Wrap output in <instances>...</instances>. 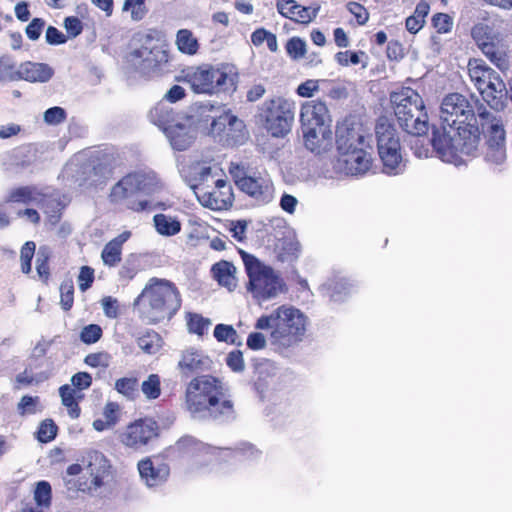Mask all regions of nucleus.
Returning a JSON list of instances; mask_svg holds the SVG:
<instances>
[{
	"label": "nucleus",
	"mask_w": 512,
	"mask_h": 512,
	"mask_svg": "<svg viewBox=\"0 0 512 512\" xmlns=\"http://www.w3.org/2000/svg\"><path fill=\"white\" fill-rule=\"evenodd\" d=\"M441 125L432 124L430 145L443 161L451 162L457 153L477 156L480 128L472 103L460 93L446 95L441 103Z\"/></svg>",
	"instance_id": "nucleus-1"
},
{
	"label": "nucleus",
	"mask_w": 512,
	"mask_h": 512,
	"mask_svg": "<svg viewBox=\"0 0 512 512\" xmlns=\"http://www.w3.org/2000/svg\"><path fill=\"white\" fill-rule=\"evenodd\" d=\"M228 392V388L217 377L197 376L190 381L186 388L187 410L195 420H212L218 423L232 422L236 419V412Z\"/></svg>",
	"instance_id": "nucleus-2"
},
{
	"label": "nucleus",
	"mask_w": 512,
	"mask_h": 512,
	"mask_svg": "<svg viewBox=\"0 0 512 512\" xmlns=\"http://www.w3.org/2000/svg\"><path fill=\"white\" fill-rule=\"evenodd\" d=\"M139 317L148 324L170 320L181 307L180 293L174 283L151 278L133 302Z\"/></svg>",
	"instance_id": "nucleus-3"
},
{
	"label": "nucleus",
	"mask_w": 512,
	"mask_h": 512,
	"mask_svg": "<svg viewBox=\"0 0 512 512\" xmlns=\"http://www.w3.org/2000/svg\"><path fill=\"white\" fill-rule=\"evenodd\" d=\"M390 101L400 128L416 138V145L421 142V147L415 149V155L427 157L429 149L424 142L430 139L427 138L430 126L423 99L415 90L404 88L400 92H392Z\"/></svg>",
	"instance_id": "nucleus-4"
},
{
	"label": "nucleus",
	"mask_w": 512,
	"mask_h": 512,
	"mask_svg": "<svg viewBox=\"0 0 512 512\" xmlns=\"http://www.w3.org/2000/svg\"><path fill=\"white\" fill-rule=\"evenodd\" d=\"M330 121L328 108L324 102L310 101L302 105L300 122L307 149L319 153L330 144Z\"/></svg>",
	"instance_id": "nucleus-5"
},
{
	"label": "nucleus",
	"mask_w": 512,
	"mask_h": 512,
	"mask_svg": "<svg viewBox=\"0 0 512 512\" xmlns=\"http://www.w3.org/2000/svg\"><path fill=\"white\" fill-rule=\"evenodd\" d=\"M184 80L197 94L233 93L237 88L238 73L230 64L202 65L187 73Z\"/></svg>",
	"instance_id": "nucleus-6"
},
{
	"label": "nucleus",
	"mask_w": 512,
	"mask_h": 512,
	"mask_svg": "<svg viewBox=\"0 0 512 512\" xmlns=\"http://www.w3.org/2000/svg\"><path fill=\"white\" fill-rule=\"evenodd\" d=\"M239 253L249 278L246 285L248 292L259 303L275 298L282 289V283L273 268L242 249H239Z\"/></svg>",
	"instance_id": "nucleus-7"
},
{
	"label": "nucleus",
	"mask_w": 512,
	"mask_h": 512,
	"mask_svg": "<svg viewBox=\"0 0 512 512\" xmlns=\"http://www.w3.org/2000/svg\"><path fill=\"white\" fill-rule=\"evenodd\" d=\"M475 110V117L480 128V136L487 132L485 161L489 164L501 166L507 158L506 132L500 119L491 117V113L478 98L470 99Z\"/></svg>",
	"instance_id": "nucleus-8"
},
{
	"label": "nucleus",
	"mask_w": 512,
	"mask_h": 512,
	"mask_svg": "<svg viewBox=\"0 0 512 512\" xmlns=\"http://www.w3.org/2000/svg\"><path fill=\"white\" fill-rule=\"evenodd\" d=\"M306 317L299 309L281 306L275 310V329L271 339L275 345L288 347L305 333Z\"/></svg>",
	"instance_id": "nucleus-9"
},
{
	"label": "nucleus",
	"mask_w": 512,
	"mask_h": 512,
	"mask_svg": "<svg viewBox=\"0 0 512 512\" xmlns=\"http://www.w3.org/2000/svg\"><path fill=\"white\" fill-rule=\"evenodd\" d=\"M209 135L224 146L242 145L248 138V131L243 120L234 115L230 109L216 114L210 123Z\"/></svg>",
	"instance_id": "nucleus-10"
},
{
	"label": "nucleus",
	"mask_w": 512,
	"mask_h": 512,
	"mask_svg": "<svg viewBox=\"0 0 512 512\" xmlns=\"http://www.w3.org/2000/svg\"><path fill=\"white\" fill-rule=\"evenodd\" d=\"M265 125L273 137H284L292 127L295 103L284 98L271 99L264 103Z\"/></svg>",
	"instance_id": "nucleus-11"
},
{
	"label": "nucleus",
	"mask_w": 512,
	"mask_h": 512,
	"mask_svg": "<svg viewBox=\"0 0 512 512\" xmlns=\"http://www.w3.org/2000/svg\"><path fill=\"white\" fill-rule=\"evenodd\" d=\"M141 41V47L131 51L127 61L136 72L149 76L157 72L161 64L168 62V54L160 46L151 45L153 37L150 34H146Z\"/></svg>",
	"instance_id": "nucleus-12"
},
{
	"label": "nucleus",
	"mask_w": 512,
	"mask_h": 512,
	"mask_svg": "<svg viewBox=\"0 0 512 512\" xmlns=\"http://www.w3.org/2000/svg\"><path fill=\"white\" fill-rule=\"evenodd\" d=\"M160 189L161 185L155 173L135 172L124 176L112 187L110 199L118 202L136 193L152 195Z\"/></svg>",
	"instance_id": "nucleus-13"
},
{
	"label": "nucleus",
	"mask_w": 512,
	"mask_h": 512,
	"mask_svg": "<svg viewBox=\"0 0 512 512\" xmlns=\"http://www.w3.org/2000/svg\"><path fill=\"white\" fill-rule=\"evenodd\" d=\"M197 131L193 125V118L183 113L164 134L174 150L185 151L196 139Z\"/></svg>",
	"instance_id": "nucleus-14"
},
{
	"label": "nucleus",
	"mask_w": 512,
	"mask_h": 512,
	"mask_svg": "<svg viewBox=\"0 0 512 512\" xmlns=\"http://www.w3.org/2000/svg\"><path fill=\"white\" fill-rule=\"evenodd\" d=\"M158 430L159 426L154 419H139L127 427V432L122 435V442L128 447L139 448L157 437Z\"/></svg>",
	"instance_id": "nucleus-15"
},
{
	"label": "nucleus",
	"mask_w": 512,
	"mask_h": 512,
	"mask_svg": "<svg viewBox=\"0 0 512 512\" xmlns=\"http://www.w3.org/2000/svg\"><path fill=\"white\" fill-rule=\"evenodd\" d=\"M109 461L103 453L90 451L87 455L86 473L89 474L90 482L80 483L79 490L96 491L104 484V478L108 476L110 469Z\"/></svg>",
	"instance_id": "nucleus-16"
},
{
	"label": "nucleus",
	"mask_w": 512,
	"mask_h": 512,
	"mask_svg": "<svg viewBox=\"0 0 512 512\" xmlns=\"http://www.w3.org/2000/svg\"><path fill=\"white\" fill-rule=\"evenodd\" d=\"M195 195L199 202L212 210H226L232 207L234 201L233 189H214L207 191L202 186H193Z\"/></svg>",
	"instance_id": "nucleus-17"
},
{
	"label": "nucleus",
	"mask_w": 512,
	"mask_h": 512,
	"mask_svg": "<svg viewBox=\"0 0 512 512\" xmlns=\"http://www.w3.org/2000/svg\"><path fill=\"white\" fill-rule=\"evenodd\" d=\"M212 363L208 356H205L201 351L191 348L182 352L181 359L178 362V369L182 377L189 378L193 374L211 370Z\"/></svg>",
	"instance_id": "nucleus-18"
},
{
	"label": "nucleus",
	"mask_w": 512,
	"mask_h": 512,
	"mask_svg": "<svg viewBox=\"0 0 512 512\" xmlns=\"http://www.w3.org/2000/svg\"><path fill=\"white\" fill-rule=\"evenodd\" d=\"M240 183L239 189L259 203L267 204L273 199V185L269 179L248 176Z\"/></svg>",
	"instance_id": "nucleus-19"
},
{
	"label": "nucleus",
	"mask_w": 512,
	"mask_h": 512,
	"mask_svg": "<svg viewBox=\"0 0 512 512\" xmlns=\"http://www.w3.org/2000/svg\"><path fill=\"white\" fill-rule=\"evenodd\" d=\"M338 165L348 175H362L369 170L371 157L362 147L339 156Z\"/></svg>",
	"instance_id": "nucleus-20"
},
{
	"label": "nucleus",
	"mask_w": 512,
	"mask_h": 512,
	"mask_svg": "<svg viewBox=\"0 0 512 512\" xmlns=\"http://www.w3.org/2000/svg\"><path fill=\"white\" fill-rule=\"evenodd\" d=\"M365 137L359 129L347 124L338 125L336 128V146L339 156L364 147Z\"/></svg>",
	"instance_id": "nucleus-21"
},
{
	"label": "nucleus",
	"mask_w": 512,
	"mask_h": 512,
	"mask_svg": "<svg viewBox=\"0 0 512 512\" xmlns=\"http://www.w3.org/2000/svg\"><path fill=\"white\" fill-rule=\"evenodd\" d=\"M138 471L148 487L163 484L170 474V468L166 463L161 461L155 463L150 458L143 459L138 463Z\"/></svg>",
	"instance_id": "nucleus-22"
},
{
	"label": "nucleus",
	"mask_w": 512,
	"mask_h": 512,
	"mask_svg": "<svg viewBox=\"0 0 512 512\" xmlns=\"http://www.w3.org/2000/svg\"><path fill=\"white\" fill-rule=\"evenodd\" d=\"M18 81L47 83L54 75V69L47 63L26 61L18 66Z\"/></svg>",
	"instance_id": "nucleus-23"
},
{
	"label": "nucleus",
	"mask_w": 512,
	"mask_h": 512,
	"mask_svg": "<svg viewBox=\"0 0 512 512\" xmlns=\"http://www.w3.org/2000/svg\"><path fill=\"white\" fill-rule=\"evenodd\" d=\"M223 108V105H215L211 102L195 103L192 107L194 113L188 114V117L193 118V125L197 130H204L209 135L210 123L212 122L215 113H221Z\"/></svg>",
	"instance_id": "nucleus-24"
},
{
	"label": "nucleus",
	"mask_w": 512,
	"mask_h": 512,
	"mask_svg": "<svg viewBox=\"0 0 512 512\" xmlns=\"http://www.w3.org/2000/svg\"><path fill=\"white\" fill-rule=\"evenodd\" d=\"M38 158V149L29 144L14 149L10 154V169L15 173H20L30 169Z\"/></svg>",
	"instance_id": "nucleus-25"
},
{
	"label": "nucleus",
	"mask_w": 512,
	"mask_h": 512,
	"mask_svg": "<svg viewBox=\"0 0 512 512\" xmlns=\"http://www.w3.org/2000/svg\"><path fill=\"white\" fill-rule=\"evenodd\" d=\"M478 90L483 100L494 110L502 111L510 98L504 82H497L491 86H479Z\"/></svg>",
	"instance_id": "nucleus-26"
},
{
	"label": "nucleus",
	"mask_w": 512,
	"mask_h": 512,
	"mask_svg": "<svg viewBox=\"0 0 512 512\" xmlns=\"http://www.w3.org/2000/svg\"><path fill=\"white\" fill-rule=\"evenodd\" d=\"M182 114L181 112H176L167 103L161 101L149 110L147 117L152 124L159 127L165 133Z\"/></svg>",
	"instance_id": "nucleus-27"
},
{
	"label": "nucleus",
	"mask_w": 512,
	"mask_h": 512,
	"mask_svg": "<svg viewBox=\"0 0 512 512\" xmlns=\"http://www.w3.org/2000/svg\"><path fill=\"white\" fill-rule=\"evenodd\" d=\"M211 273L220 286L227 288L229 291H233L236 288V267L233 263L226 260L216 262L211 267Z\"/></svg>",
	"instance_id": "nucleus-28"
},
{
	"label": "nucleus",
	"mask_w": 512,
	"mask_h": 512,
	"mask_svg": "<svg viewBox=\"0 0 512 512\" xmlns=\"http://www.w3.org/2000/svg\"><path fill=\"white\" fill-rule=\"evenodd\" d=\"M401 147H388L378 151L383 163V172L388 175H397L403 172L405 164L402 162Z\"/></svg>",
	"instance_id": "nucleus-29"
},
{
	"label": "nucleus",
	"mask_w": 512,
	"mask_h": 512,
	"mask_svg": "<svg viewBox=\"0 0 512 512\" xmlns=\"http://www.w3.org/2000/svg\"><path fill=\"white\" fill-rule=\"evenodd\" d=\"M208 446L196 439L193 436L185 435L181 437L174 446L171 447V450L175 453H178L181 457L186 456H195L202 452H206L208 450Z\"/></svg>",
	"instance_id": "nucleus-30"
},
{
	"label": "nucleus",
	"mask_w": 512,
	"mask_h": 512,
	"mask_svg": "<svg viewBox=\"0 0 512 512\" xmlns=\"http://www.w3.org/2000/svg\"><path fill=\"white\" fill-rule=\"evenodd\" d=\"M378 151L388 147H400L395 128L386 122H378L375 127Z\"/></svg>",
	"instance_id": "nucleus-31"
},
{
	"label": "nucleus",
	"mask_w": 512,
	"mask_h": 512,
	"mask_svg": "<svg viewBox=\"0 0 512 512\" xmlns=\"http://www.w3.org/2000/svg\"><path fill=\"white\" fill-rule=\"evenodd\" d=\"M481 52L500 70L504 71L508 68L506 54L503 49L502 40L484 44L478 47Z\"/></svg>",
	"instance_id": "nucleus-32"
},
{
	"label": "nucleus",
	"mask_w": 512,
	"mask_h": 512,
	"mask_svg": "<svg viewBox=\"0 0 512 512\" xmlns=\"http://www.w3.org/2000/svg\"><path fill=\"white\" fill-rule=\"evenodd\" d=\"M471 37L475 41L477 47L502 40L499 32H497L492 26L482 22L477 23L472 27Z\"/></svg>",
	"instance_id": "nucleus-33"
},
{
	"label": "nucleus",
	"mask_w": 512,
	"mask_h": 512,
	"mask_svg": "<svg viewBox=\"0 0 512 512\" xmlns=\"http://www.w3.org/2000/svg\"><path fill=\"white\" fill-rule=\"evenodd\" d=\"M153 222L156 231L163 236H174L181 231L180 221L165 214L154 215Z\"/></svg>",
	"instance_id": "nucleus-34"
},
{
	"label": "nucleus",
	"mask_w": 512,
	"mask_h": 512,
	"mask_svg": "<svg viewBox=\"0 0 512 512\" xmlns=\"http://www.w3.org/2000/svg\"><path fill=\"white\" fill-rule=\"evenodd\" d=\"M323 287L330 291V299L334 302H342L351 293L353 285L345 278L330 280Z\"/></svg>",
	"instance_id": "nucleus-35"
},
{
	"label": "nucleus",
	"mask_w": 512,
	"mask_h": 512,
	"mask_svg": "<svg viewBox=\"0 0 512 512\" xmlns=\"http://www.w3.org/2000/svg\"><path fill=\"white\" fill-rule=\"evenodd\" d=\"M176 44L180 52L188 55H194L199 48L197 39L187 29H180L177 32Z\"/></svg>",
	"instance_id": "nucleus-36"
},
{
	"label": "nucleus",
	"mask_w": 512,
	"mask_h": 512,
	"mask_svg": "<svg viewBox=\"0 0 512 512\" xmlns=\"http://www.w3.org/2000/svg\"><path fill=\"white\" fill-rule=\"evenodd\" d=\"M161 341L160 335L157 332L150 330L144 335L138 337L137 344L144 353L155 354L161 347Z\"/></svg>",
	"instance_id": "nucleus-37"
},
{
	"label": "nucleus",
	"mask_w": 512,
	"mask_h": 512,
	"mask_svg": "<svg viewBox=\"0 0 512 512\" xmlns=\"http://www.w3.org/2000/svg\"><path fill=\"white\" fill-rule=\"evenodd\" d=\"M255 371L258 375V379L254 382L255 389L257 391H263L266 384L265 379L269 376L276 375L277 367L273 362L264 359L255 365Z\"/></svg>",
	"instance_id": "nucleus-38"
},
{
	"label": "nucleus",
	"mask_w": 512,
	"mask_h": 512,
	"mask_svg": "<svg viewBox=\"0 0 512 512\" xmlns=\"http://www.w3.org/2000/svg\"><path fill=\"white\" fill-rule=\"evenodd\" d=\"M187 328L190 333L202 336L208 327L212 324L209 318H205L200 314L187 313Z\"/></svg>",
	"instance_id": "nucleus-39"
},
{
	"label": "nucleus",
	"mask_w": 512,
	"mask_h": 512,
	"mask_svg": "<svg viewBox=\"0 0 512 512\" xmlns=\"http://www.w3.org/2000/svg\"><path fill=\"white\" fill-rule=\"evenodd\" d=\"M141 391L148 400L157 399L161 394V382L158 374H150L141 384Z\"/></svg>",
	"instance_id": "nucleus-40"
},
{
	"label": "nucleus",
	"mask_w": 512,
	"mask_h": 512,
	"mask_svg": "<svg viewBox=\"0 0 512 512\" xmlns=\"http://www.w3.org/2000/svg\"><path fill=\"white\" fill-rule=\"evenodd\" d=\"M34 500L39 507H49L52 500V488L48 481L41 480L36 483Z\"/></svg>",
	"instance_id": "nucleus-41"
},
{
	"label": "nucleus",
	"mask_w": 512,
	"mask_h": 512,
	"mask_svg": "<svg viewBox=\"0 0 512 512\" xmlns=\"http://www.w3.org/2000/svg\"><path fill=\"white\" fill-rule=\"evenodd\" d=\"M122 248L116 241H109L101 252V258L105 265L113 267L121 261Z\"/></svg>",
	"instance_id": "nucleus-42"
},
{
	"label": "nucleus",
	"mask_w": 512,
	"mask_h": 512,
	"mask_svg": "<svg viewBox=\"0 0 512 512\" xmlns=\"http://www.w3.org/2000/svg\"><path fill=\"white\" fill-rule=\"evenodd\" d=\"M139 383L135 377H122L116 380L115 390L129 399H133L138 392Z\"/></svg>",
	"instance_id": "nucleus-43"
},
{
	"label": "nucleus",
	"mask_w": 512,
	"mask_h": 512,
	"mask_svg": "<svg viewBox=\"0 0 512 512\" xmlns=\"http://www.w3.org/2000/svg\"><path fill=\"white\" fill-rule=\"evenodd\" d=\"M57 432L58 427L55 422L52 419H45L36 431V438L41 443H48L55 439Z\"/></svg>",
	"instance_id": "nucleus-44"
},
{
	"label": "nucleus",
	"mask_w": 512,
	"mask_h": 512,
	"mask_svg": "<svg viewBox=\"0 0 512 512\" xmlns=\"http://www.w3.org/2000/svg\"><path fill=\"white\" fill-rule=\"evenodd\" d=\"M214 337L219 342H226L230 344L241 345V341L236 342V338L238 337L236 330L232 325L227 324H217L214 328Z\"/></svg>",
	"instance_id": "nucleus-45"
},
{
	"label": "nucleus",
	"mask_w": 512,
	"mask_h": 512,
	"mask_svg": "<svg viewBox=\"0 0 512 512\" xmlns=\"http://www.w3.org/2000/svg\"><path fill=\"white\" fill-rule=\"evenodd\" d=\"M469 75L477 88L482 86L488 65L482 59H470L468 63Z\"/></svg>",
	"instance_id": "nucleus-46"
},
{
	"label": "nucleus",
	"mask_w": 512,
	"mask_h": 512,
	"mask_svg": "<svg viewBox=\"0 0 512 512\" xmlns=\"http://www.w3.org/2000/svg\"><path fill=\"white\" fill-rule=\"evenodd\" d=\"M285 49L290 58L298 60L305 56L307 52V45L305 40L294 36L287 41Z\"/></svg>",
	"instance_id": "nucleus-47"
},
{
	"label": "nucleus",
	"mask_w": 512,
	"mask_h": 512,
	"mask_svg": "<svg viewBox=\"0 0 512 512\" xmlns=\"http://www.w3.org/2000/svg\"><path fill=\"white\" fill-rule=\"evenodd\" d=\"M34 188L31 186H21L13 189L6 198L7 203L29 204L33 201Z\"/></svg>",
	"instance_id": "nucleus-48"
},
{
	"label": "nucleus",
	"mask_w": 512,
	"mask_h": 512,
	"mask_svg": "<svg viewBox=\"0 0 512 512\" xmlns=\"http://www.w3.org/2000/svg\"><path fill=\"white\" fill-rule=\"evenodd\" d=\"M18 67L8 58H0V82L18 81Z\"/></svg>",
	"instance_id": "nucleus-49"
},
{
	"label": "nucleus",
	"mask_w": 512,
	"mask_h": 512,
	"mask_svg": "<svg viewBox=\"0 0 512 512\" xmlns=\"http://www.w3.org/2000/svg\"><path fill=\"white\" fill-rule=\"evenodd\" d=\"M74 302V284L72 279L64 280L60 285V305L64 311H69Z\"/></svg>",
	"instance_id": "nucleus-50"
},
{
	"label": "nucleus",
	"mask_w": 512,
	"mask_h": 512,
	"mask_svg": "<svg viewBox=\"0 0 512 512\" xmlns=\"http://www.w3.org/2000/svg\"><path fill=\"white\" fill-rule=\"evenodd\" d=\"M36 244L33 241H27L21 248L20 260L21 270L25 274H29L32 270V259L35 254Z\"/></svg>",
	"instance_id": "nucleus-51"
},
{
	"label": "nucleus",
	"mask_w": 512,
	"mask_h": 512,
	"mask_svg": "<svg viewBox=\"0 0 512 512\" xmlns=\"http://www.w3.org/2000/svg\"><path fill=\"white\" fill-rule=\"evenodd\" d=\"M67 118V112L60 106H53L45 110L43 120L47 125L56 126L63 123Z\"/></svg>",
	"instance_id": "nucleus-52"
},
{
	"label": "nucleus",
	"mask_w": 512,
	"mask_h": 512,
	"mask_svg": "<svg viewBox=\"0 0 512 512\" xmlns=\"http://www.w3.org/2000/svg\"><path fill=\"white\" fill-rule=\"evenodd\" d=\"M102 334V328L98 324H89L82 328L79 337L82 343L90 345L100 340Z\"/></svg>",
	"instance_id": "nucleus-53"
},
{
	"label": "nucleus",
	"mask_w": 512,
	"mask_h": 512,
	"mask_svg": "<svg viewBox=\"0 0 512 512\" xmlns=\"http://www.w3.org/2000/svg\"><path fill=\"white\" fill-rule=\"evenodd\" d=\"M432 25L438 33H448L452 29L453 19L446 13H436L432 17Z\"/></svg>",
	"instance_id": "nucleus-54"
},
{
	"label": "nucleus",
	"mask_w": 512,
	"mask_h": 512,
	"mask_svg": "<svg viewBox=\"0 0 512 512\" xmlns=\"http://www.w3.org/2000/svg\"><path fill=\"white\" fill-rule=\"evenodd\" d=\"M227 366L236 373H241L245 369L243 352L241 350H233L227 354Z\"/></svg>",
	"instance_id": "nucleus-55"
},
{
	"label": "nucleus",
	"mask_w": 512,
	"mask_h": 512,
	"mask_svg": "<svg viewBox=\"0 0 512 512\" xmlns=\"http://www.w3.org/2000/svg\"><path fill=\"white\" fill-rule=\"evenodd\" d=\"M45 27V20L43 18H33L25 28V34L31 41H37Z\"/></svg>",
	"instance_id": "nucleus-56"
},
{
	"label": "nucleus",
	"mask_w": 512,
	"mask_h": 512,
	"mask_svg": "<svg viewBox=\"0 0 512 512\" xmlns=\"http://www.w3.org/2000/svg\"><path fill=\"white\" fill-rule=\"evenodd\" d=\"M110 355L106 352L90 353L84 358V363L90 367L102 366L107 368L110 364Z\"/></svg>",
	"instance_id": "nucleus-57"
},
{
	"label": "nucleus",
	"mask_w": 512,
	"mask_h": 512,
	"mask_svg": "<svg viewBox=\"0 0 512 512\" xmlns=\"http://www.w3.org/2000/svg\"><path fill=\"white\" fill-rule=\"evenodd\" d=\"M101 306L106 317L115 319L119 316V303L116 298L112 296L103 297Z\"/></svg>",
	"instance_id": "nucleus-58"
},
{
	"label": "nucleus",
	"mask_w": 512,
	"mask_h": 512,
	"mask_svg": "<svg viewBox=\"0 0 512 512\" xmlns=\"http://www.w3.org/2000/svg\"><path fill=\"white\" fill-rule=\"evenodd\" d=\"M45 40L47 44L56 46L65 44L68 37L58 28L50 25L46 29Z\"/></svg>",
	"instance_id": "nucleus-59"
},
{
	"label": "nucleus",
	"mask_w": 512,
	"mask_h": 512,
	"mask_svg": "<svg viewBox=\"0 0 512 512\" xmlns=\"http://www.w3.org/2000/svg\"><path fill=\"white\" fill-rule=\"evenodd\" d=\"M63 26L71 38H76L83 31V23L76 16H68L64 19Z\"/></svg>",
	"instance_id": "nucleus-60"
},
{
	"label": "nucleus",
	"mask_w": 512,
	"mask_h": 512,
	"mask_svg": "<svg viewBox=\"0 0 512 512\" xmlns=\"http://www.w3.org/2000/svg\"><path fill=\"white\" fill-rule=\"evenodd\" d=\"M346 7L354 15L359 25H365L369 20V13L363 5L351 1L347 3Z\"/></svg>",
	"instance_id": "nucleus-61"
},
{
	"label": "nucleus",
	"mask_w": 512,
	"mask_h": 512,
	"mask_svg": "<svg viewBox=\"0 0 512 512\" xmlns=\"http://www.w3.org/2000/svg\"><path fill=\"white\" fill-rule=\"evenodd\" d=\"M94 281V270L89 266H82L78 275V285L82 292L88 290Z\"/></svg>",
	"instance_id": "nucleus-62"
},
{
	"label": "nucleus",
	"mask_w": 512,
	"mask_h": 512,
	"mask_svg": "<svg viewBox=\"0 0 512 512\" xmlns=\"http://www.w3.org/2000/svg\"><path fill=\"white\" fill-rule=\"evenodd\" d=\"M39 403L38 396L24 395L18 403V411L21 415L34 414L36 412V406Z\"/></svg>",
	"instance_id": "nucleus-63"
},
{
	"label": "nucleus",
	"mask_w": 512,
	"mask_h": 512,
	"mask_svg": "<svg viewBox=\"0 0 512 512\" xmlns=\"http://www.w3.org/2000/svg\"><path fill=\"white\" fill-rule=\"evenodd\" d=\"M387 58L392 61H400L404 58L405 52L402 43L397 40L388 42L386 49Z\"/></svg>",
	"instance_id": "nucleus-64"
}]
</instances>
